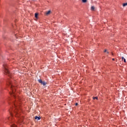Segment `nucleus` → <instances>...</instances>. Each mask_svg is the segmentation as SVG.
<instances>
[{"mask_svg": "<svg viewBox=\"0 0 127 127\" xmlns=\"http://www.w3.org/2000/svg\"><path fill=\"white\" fill-rule=\"evenodd\" d=\"M19 102H15L14 103V107L13 108H10L9 110L10 117H8L7 119L8 121H10L12 119V116H15L16 118H19L20 116V112H21V109H19Z\"/></svg>", "mask_w": 127, "mask_h": 127, "instance_id": "f257e3e1", "label": "nucleus"}, {"mask_svg": "<svg viewBox=\"0 0 127 127\" xmlns=\"http://www.w3.org/2000/svg\"><path fill=\"white\" fill-rule=\"evenodd\" d=\"M7 85L9 86L11 88V92L10 93V94L14 98H16L15 96V92L16 91V86H14V84L12 83V80H9L7 82Z\"/></svg>", "mask_w": 127, "mask_h": 127, "instance_id": "f03ea898", "label": "nucleus"}, {"mask_svg": "<svg viewBox=\"0 0 127 127\" xmlns=\"http://www.w3.org/2000/svg\"><path fill=\"white\" fill-rule=\"evenodd\" d=\"M3 66L4 68V73L6 75H8V76H10V73H9V71H8V68L7 67V65L5 64H3Z\"/></svg>", "mask_w": 127, "mask_h": 127, "instance_id": "7ed1b4c3", "label": "nucleus"}, {"mask_svg": "<svg viewBox=\"0 0 127 127\" xmlns=\"http://www.w3.org/2000/svg\"><path fill=\"white\" fill-rule=\"evenodd\" d=\"M50 13H51V10H49V11H47L46 12V15H49V14H50Z\"/></svg>", "mask_w": 127, "mask_h": 127, "instance_id": "20e7f679", "label": "nucleus"}, {"mask_svg": "<svg viewBox=\"0 0 127 127\" xmlns=\"http://www.w3.org/2000/svg\"><path fill=\"white\" fill-rule=\"evenodd\" d=\"M40 119H41V117H40V116H39V117L35 116V119L37 120V121H39V120H40Z\"/></svg>", "mask_w": 127, "mask_h": 127, "instance_id": "39448f33", "label": "nucleus"}, {"mask_svg": "<svg viewBox=\"0 0 127 127\" xmlns=\"http://www.w3.org/2000/svg\"><path fill=\"white\" fill-rule=\"evenodd\" d=\"M122 61H124V62H125V63H127V61H126V59L124 57H122Z\"/></svg>", "mask_w": 127, "mask_h": 127, "instance_id": "423d86ee", "label": "nucleus"}, {"mask_svg": "<svg viewBox=\"0 0 127 127\" xmlns=\"http://www.w3.org/2000/svg\"><path fill=\"white\" fill-rule=\"evenodd\" d=\"M35 17H36V18H37H37H38V13H36L35 14Z\"/></svg>", "mask_w": 127, "mask_h": 127, "instance_id": "0eeeda50", "label": "nucleus"}, {"mask_svg": "<svg viewBox=\"0 0 127 127\" xmlns=\"http://www.w3.org/2000/svg\"><path fill=\"white\" fill-rule=\"evenodd\" d=\"M38 82H39V83H40L41 84H42V80H41V79H39L38 80Z\"/></svg>", "mask_w": 127, "mask_h": 127, "instance_id": "6e6552de", "label": "nucleus"}, {"mask_svg": "<svg viewBox=\"0 0 127 127\" xmlns=\"http://www.w3.org/2000/svg\"><path fill=\"white\" fill-rule=\"evenodd\" d=\"M42 84L43 85V86H45L46 85V83L44 81H43Z\"/></svg>", "mask_w": 127, "mask_h": 127, "instance_id": "1a4fd4ad", "label": "nucleus"}, {"mask_svg": "<svg viewBox=\"0 0 127 127\" xmlns=\"http://www.w3.org/2000/svg\"><path fill=\"white\" fill-rule=\"evenodd\" d=\"M91 9L92 10H94V9H95V7H94V6H91Z\"/></svg>", "mask_w": 127, "mask_h": 127, "instance_id": "9d476101", "label": "nucleus"}, {"mask_svg": "<svg viewBox=\"0 0 127 127\" xmlns=\"http://www.w3.org/2000/svg\"><path fill=\"white\" fill-rule=\"evenodd\" d=\"M11 127H17V126H16V125L13 124V125H12L11 126Z\"/></svg>", "mask_w": 127, "mask_h": 127, "instance_id": "9b49d317", "label": "nucleus"}, {"mask_svg": "<svg viewBox=\"0 0 127 127\" xmlns=\"http://www.w3.org/2000/svg\"><path fill=\"white\" fill-rule=\"evenodd\" d=\"M127 3H124L123 4V6H127Z\"/></svg>", "mask_w": 127, "mask_h": 127, "instance_id": "f8f14e48", "label": "nucleus"}, {"mask_svg": "<svg viewBox=\"0 0 127 127\" xmlns=\"http://www.w3.org/2000/svg\"><path fill=\"white\" fill-rule=\"evenodd\" d=\"M96 100H98V97H93V100H96Z\"/></svg>", "mask_w": 127, "mask_h": 127, "instance_id": "ddd939ff", "label": "nucleus"}, {"mask_svg": "<svg viewBox=\"0 0 127 127\" xmlns=\"http://www.w3.org/2000/svg\"><path fill=\"white\" fill-rule=\"evenodd\" d=\"M82 1L83 2H87V0H82Z\"/></svg>", "mask_w": 127, "mask_h": 127, "instance_id": "4468645a", "label": "nucleus"}, {"mask_svg": "<svg viewBox=\"0 0 127 127\" xmlns=\"http://www.w3.org/2000/svg\"><path fill=\"white\" fill-rule=\"evenodd\" d=\"M20 122H21V121H20V119H19V120L18 121V123L19 124V123H20Z\"/></svg>", "mask_w": 127, "mask_h": 127, "instance_id": "2eb2a0df", "label": "nucleus"}, {"mask_svg": "<svg viewBox=\"0 0 127 127\" xmlns=\"http://www.w3.org/2000/svg\"><path fill=\"white\" fill-rule=\"evenodd\" d=\"M75 106H78V103H75Z\"/></svg>", "mask_w": 127, "mask_h": 127, "instance_id": "dca6fc26", "label": "nucleus"}, {"mask_svg": "<svg viewBox=\"0 0 127 127\" xmlns=\"http://www.w3.org/2000/svg\"><path fill=\"white\" fill-rule=\"evenodd\" d=\"M113 61H115V59H112Z\"/></svg>", "mask_w": 127, "mask_h": 127, "instance_id": "f3484780", "label": "nucleus"}, {"mask_svg": "<svg viewBox=\"0 0 127 127\" xmlns=\"http://www.w3.org/2000/svg\"><path fill=\"white\" fill-rule=\"evenodd\" d=\"M104 52H107V50H105L104 51Z\"/></svg>", "mask_w": 127, "mask_h": 127, "instance_id": "a211bd4d", "label": "nucleus"}]
</instances>
